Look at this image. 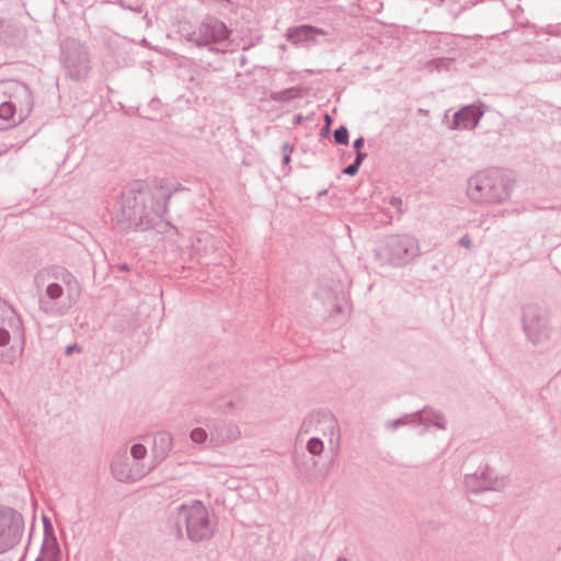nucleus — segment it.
<instances>
[{"mask_svg":"<svg viewBox=\"0 0 561 561\" xmlns=\"http://www.w3.org/2000/svg\"><path fill=\"white\" fill-rule=\"evenodd\" d=\"M485 112L484 104L466 105L454 115L453 127L455 129H474Z\"/></svg>","mask_w":561,"mask_h":561,"instance_id":"15","label":"nucleus"},{"mask_svg":"<svg viewBox=\"0 0 561 561\" xmlns=\"http://www.w3.org/2000/svg\"><path fill=\"white\" fill-rule=\"evenodd\" d=\"M419 417H416V425H424L425 427H436L438 430H446L447 421L445 415L434 408L425 407L424 409L416 411Z\"/></svg>","mask_w":561,"mask_h":561,"instance_id":"18","label":"nucleus"},{"mask_svg":"<svg viewBox=\"0 0 561 561\" xmlns=\"http://www.w3.org/2000/svg\"><path fill=\"white\" fill-rule=\"evenodd\" d=\"M0 119L16 124L18 122V110L14 107V104H11L9 100H3L0 102Z\"/></svg>","mask_w":561,"mask_h":561,"instance_id":"20","label":"nucleus"},{"mask_svg":"<svg viewBox=\"0 0 561 561\" xmlns=\"http://www.w3.org/2000/svg\"><path fill=\"white\" fill-rule=\"evenodd\" d=\"M173 447V436L170 432L161 431L154 434L152 439L153 468L162 462Z\"/></svg>","mask_w":561,"mask_h":561,"instance_id":"17","label":"nucleus"},{"mask_svg":"<svg viewBox=\"0 0 561 561\" xmlns=\"http://www.w3.org/2000/svg\"><path fill=\"white\" fill-rule=\"evenodd\" d=\"M420 255L419 240L409 233L388 236L376 250L380 263L393 267H403Z\"/></svg>","mask_w":561,"mask_h":561,"instance_id":"5","label":"nucleus"},{"mask_svg":"<svg viewBox=\"0 0 561 561\" xmlns=\"http://www.w3.org/2000/svg\"><path fill=\"white\" fill-rule=\"evenodd\" d=\"M174 190L165 188L162 184L145 188H125L113 205L112 213L118 222L139 230L154 228L162 221L168 208V201Z\"/></svg>","mask_w":561,"mask_h":561,"instance_id":"1","label":"nucleus"},{"mask_svg":"<svg viewBox=\"0 0 561 561\" xmlns=\"http://www.w3.org/2000/svg\"><path fill=\"white\" fill-rule=\"evenodd\" d=\"M153 466L131 461L126 453L116 454L111 463L113 477L119 482H136L149 473Z\"/></svg>","mask_w":561,"mask_h":561,"instance_id":"11","label":"nucleus"},{"mask_svg":"<svg viewBox=\"0 0 561 561\" xmlns=\"http://www.w3.org/2000/svg\"><path fill=\"white\" fill-rule=\"evenodd\" d=\"M119 268H121L122 271H127V270H128V266H127L126 264H124V265H122Z\"/></svg>","mask_w":561,"mask_h":561,"instance_id":"42","label":"nucleus"},{"mask_svg":"<svg viewBox=\"0 0 561 561\" xmlns=\"http://www.w3.org/2000/svg\"><path fill=\"white\" fill-rule=\"evenodd\" d=\"M549 257L556 270L561 273V243L553 249Z\"/></svg>","mask_w":561,"mask_h":561,"instance_id":"30","label":"nucleus"},{"mask_svg":"<svg viewBox=\"0 0 561 561\" xmlns=\"http://www.w3.org/2000/svg\"><path fill=\"white\" fill-rule=\"evenodd\" d=\"M73 352H81V347L77 344L68 345L66 347V355H71Z\"/></svg>","mask_w":561,"mask_h":561,"instance_id":"39","label":"nucleus"},{"mask_svg":"<svg viewBox=\"0 0 561 561\" xmlns=\"http://www.w3.org/2000/svg\"><path fill=\"white\" fill-rule=\"evenodd\" d=\"M459 244L466 249H469L472 244L471 238L468 234L462 236L459 239Z\"/></svg>","mask_w":561,"mask_h":561,"instance_id":"36","label":"nucleus"},{"mask_svg":"<svg viewBox=\"0 0 561 561\" xmlns=\"http://www.w3.org/2000/svg\"><path fill=\"white\" fill-rule=\"evenodd\" d=\"M325 123H327V128H329V126L331 124V117L328 114H325Z\"/></svg>","mask_w":561,"mask_h":561,"instance_id":"41","label":"nucleus"},{"mask_svg":"<svg viewBox=\"0 0 561 561\" xmlns=\"http://www.w3.org/2000/svg\"><path fill=\"white\" fill-rule=\"evenodd\" d=\"M209 446L222 447L237 442L241 437V431L236 423L226 420H214L208 425Z\"/></svg>","mask_w":561,"mask_h":561,"instance_id":"13","label":"nucleus"},{"mask_svg":"<svg viewBox=\"0 0 561 561\" xmlns=\"http://www.w3.org/2000/svg\"><path fill=\"white\" fill-rule=\"evenodd\" d=\"M9 325L12 330L18 332L22 337V346H21V353H22L23 344H24L23 324H22V320L15 314L14 311H11V316L9 317Z\"/></svg>","mask_w":561,"mask_h":561,"instance_id":"28","label":"nucleus"},{"mask_svg":"<svg viewBox=\"0 0 561 561\" xmlns=\"http://www.w3.org/2000/svg\"><path fill=\"white\" fill-rule=\"evenodd\" d=\"M364 142H365L364 137H358L357 139H355L353 142L354 150L355 151L360 150L362 147L364 146Z\"/></svg>","mask_w":561,"mask_h":561,"instance_id":"37","label":"nucleus"},{"mask_svg":"<svg viewBox=\"0 0 561 561\" xmlns=\"http://www.w3.org/2000/svg\"><path fill=\"white\" fill-rule=\"evenodd\" d=\"M297 96V90L294 88L283 91L272 92L270 98L275 102H286Z\"/></svg>","mask_w":561,"mask_h":561,"instance_id":"25","label":"nucleus"},{"mask_svg":"<svg viewBox=\"0 0 561 561\" xmlns=\"http://www.w3.org/2000/svg\"><path fill=\"white\" fill-rule=\"evenodd\" d=\"M147 455V448L142 444H134L130 448V458L131 461L138 462V463H145L144 458Z\"/></svg>","mask_w":561,"mask_h":561,"instance_id":"26","label":"nucleus"},{"mask_svg":"<svg viewBox=\"0 0 561 561\" xmlns=\"http://www.w3.org/2000/svg\"><path fill=\"white\" fill-rule=\"evenodd\" d=\"M61 61L67 75L73 80L87 77L90 69V60L87 48L75 39H67L62 44Z\"/></svg>","mask_w":561,"mask_h":561,"instance_id":"10","label":"nucleus"},{"mask_svg":"<svg viewBox=\"0 0 561 561\" xmlns=\"http://www.w3.org/2000/svg\"><path fill=\"white\" fill-rule=\"evenodd\" d=\"M522 321L526 337L534 345L543 344L551 339L553 327L549 313L545 309L536 305L526 306Z\"/></svg>","mask_w":561,"mask_h":561,"instance_id":"6","label":"nucleus"},{"mask_svg":"<svg viewBox=\"0 0 561 561\" xmlns=\"http://www.w3.org/2000/svg\"><path fill=\"white\" fill-rule=\"evenodd\" d=\"M282 150L284 152V157H283V164L284 165H287L290 163L291 159H290V152L294 150V147L290 146L288 142H285L282 147Z\"/></svg>","mask_w":561,"mask_h":561,"instance_id":"32","label":"nucleus"},{"mask_svg":"<svg viewBox=\"0 0 561 561\" xmlns=\"http://www.w3.org/2000/svg\"><path fill=\"white\" fill-rule=\"evenodd\" d=\"M307 450L312 456H320L324 450V444L319 437H311L307 442Z\"/></svg>","mask_w":561,"mask_h":561,"instance_id":"27","label":"nucleus"},{"mask_svg":"<svg viewBox=\"0 0 561 561\" xmlns=\"http://www.w3.org/2000/svg\"><path fill=\"white\" fill-rule=\"evenodd\" d=\"M336 561H347L345 558H339Z\"/></svg>","mask_w":561,"mask_h":561,"instance_id":"43","label":"nucleus"},{"mask_svg":"<svg viewBox=\"0 0 561 561\" xmlns=\"http://www.w3.org/2000/svg\"><path fill=\"white\" fill-rule=\"evenodd\" d=\"M320 433L328 438L331 448L336 449L341 440L337 419L330 411L318 410L309 413L299 427V434Z\"/></svg>","mask_w":561,"mask_h":561,"instance_id":"7","label":"nucleus"},{"mask_svg":"<svg viewBox=\"0 0 561 561\" xmlns=\"http://www.w3.org/2000/svg\"><path fill=\"white\" fill-rule=\"evenodd\" d=\"M3 94L18 110V122H23L31 114L34 106V96L30 87L20 81H11L3 85Z\"/></svg>","mask_w":561,"mask_h":561,"instance_id":"12","label":"nucleus"},{"mask_svg":"<svg viewBox=\"0 0 561 561\" xmlns=\"http://www.w3.org/2000/svg\"><path fill=\"white\" fill-rule=\"evenodd\" d=\"M334 141L337 145H347L348 144V129L345 126H340L334 130L333 134Z\"/></svg>","mask_w":561,"mask_h":561,"instance_id":"29","label":"nucleus"},{"mask_svg":"<svg viewBox=\"0 0 561 561\" xmlns=\"http://www.w3.org/2000/svg\"><path fill=\"white\" fill-rule=\"evenodd\" d=\"M329 128L327 126L323 128V133H328Z\"/></svg>","mask_w":561,"mask_h":561,"instance_id":"44","label":"nucleus"},{"mask_svg":"<svg viewBox=\"0 0 561 561\" xmlns=\"http://www.w3.org/2000/svg\"><path fill=\"white\" fill-rule=\"evenodd\" d=\"M510 188L503 174L495 169L481 170L467 181V196L476 204H503L510 198Z\"/></svg>","mask_w":561,"mask_h":561,"instance_id":"3","label":"nucleus"},{"mask_svg":"<svg viewBox=\"0 0 561 561\" xmlns=\"http://www.w3.org/2000/svg\"><path fill=\"white\" fill-rule=\"evenodd\" d=\"M35 561H61V550L51 526L45 522L44 540Z\"/></svg>","mask_w":561,"mask_h":561,"instance_id":"16","label":"nucleus"},{"mask_svg":"<svg viewBox=\"0 0 561 561\" xmlns=\"http://www.w3.org/2000/svg\"><path fill=\"white\" fill-rule=\"evenodd\" d=\"M359 170V165L355 162L351 163L346 168L343 169V173L350 176L355 175Z\"/></svg>","mask_w":561,"mask_h":561,"instance_id":"35","label":"nucleus"},{"mask_svg":"<svg viewBox=\"0 0 561 561\" xmlns=\"http://www.w3.org/2000/svg\"><path fill=\"white\" fill-rule=\"evenodd\" d=\"M208 436L209 433L203 427H195L190 433L191 440L196 445L209 443Z\"/></svg>","mask_w":561,"mask_h":561,"instance_id":"24","label":"nucleus"},{"mask_svg":"<svg viewBox=\"0 0 561 561\" xmlns=\"http://www.w3.org/2000/svg\"><path fill=\"white\" fill-rule=\"evenodd\" d=\"M208 245L214 250V238L207 232H201L196 238V242L193 243V248L196 251H204L205 253L209 251Z\"/></svg>","mask_w":561,"mask_h":561,"instance_id":"23","label":"nucleus"},{"mask_svg":"<svg viewBox=\"0 0 561 561\" xmlns=\"http://www.w3.org/2000/svg\"><path fill=\"white\" fill-rule=\"evenodd\" d=\"M327 35L328 33L323 28L301 24L289 27L286 32V39L297 47L309 48L318 45Z\"/></svg>","mask_w":561,"mask_h":561,"instance_id":"14","label":"nucleus"},{"mask_svg":"<svg viewBox=\"0 0 561 561\" xmlns=\"http://www.w3.org/2000/svg\"><path fill=\"white\" fill-rule=\"evenodd\" d=\"M230 31L226 24L215 16L204 18L198 26L185 34L188 42H193L198 47H208L210 50H217L214 46L221 44L229 38Z\"/></svg>","mask_w":561,"mask_h":561,"instance_id":"9","label":"nucleus"},{"mask_svg":"<svg viewBox=\"0 0 561 561\" xmlns=\"http://www.w3.org/2000/svg\"><path fill=\"white\" fill-rule=\"evenodd\" d=\"M479 472L465 476V485L469 492L480 493L483 491V483L481 482Z\"/></svg>","mask_w":561,"mask_h":561,"instance_id":"22","label":"nucleus"},{"mask_svg":"<svg viewBox=\"0 0 561 561\" xmlns=\"http://www.w3.org/2000/svg\"><path fill=\"white\" fill-rule=\"evenodd\" d=\"M480 473L481 482L483 483V491H501L505 486V479L495 476L486 466L478 471Z\"/></svg>","mask_w":561,"mask_h":561,"instance_id":"19","label":"nucleus"},{"mask_svg":"<svg viewBox=\"0 0 561 561\" xmlns=\"http://www.w3.org/2000/svg\"><path fill=\"white\" fill-rule=\"evenodd\" d=\"M54 277L58 282L46 286L45 295L38 299V306L45 314L58 317L66 314L77 304L81 286L77 277L64 267H55Z\"/></svg>","mask_w":561,"mask_h":561,"instance_id":"2","label":"nucleus"},{"mask_svg":"<svg viewBox=\"0 0 561 561\" xmlns=\"http://www.w3.org/2000/svg\"><path fill=\"white\" fill-rule=\"evenodd\" d=\"M295 561H320L316 553L306 552L295 559Z\"/></svg>","mask_w":561,"mask_h":561,"instance_id":"34","label":"nucleus"},{"mask_svg":"<svg viewBox=\"0 0 561 561\" xmlns=\"http://www.w3.org/2000/svg\"><path fill=\"white\" fill-rule=\"evenodd\" d=\"M176 527H184L186 537L192 542H201L213 537L215 522L211 520L208 508L201 501L184 503L178 508Z\"/></svg>","mask_w":561,"mask_h":561,"instance_id":"4","label":"nucleus"},{"mask_svg":"<svg viewBox=\"0 0 561 561\" xmlns=\"http://www.w3.org/2000/svg\"><path fill=\"white\" fill-rule=\"evenodd\" d=\"M416 417H419V416H417V414H415V412L404 414L403 416H401L397 420L387 421L385 426L387 430L393 432L404 425H416Z\"/></svg>","mask_w":561,"mask_h":561,"instance_id":"21","label":"nucleus"},{"mask_svg":"<svg viewBox=\"0 0 561 561\" xmlns=\"http://www.w3.org/2000/svg\"><path fill=\"white\" fill-rule=\"evenodd\" d=\"M24 529L23 515L10 506L0 505V554L7 553L21 542Z\"/></svg>","mask_w":561,"mask_h":561,"instance_id":"8","label":"nucleus"},{"mask_svg":"<svg viewBox=\"0 0 561 561\" xmlns=\"http://www.w3.org/2000/svg\"><path fill=\"white\" fill-rule=\"evenodd\" d=\"M450 64L449 59H435L431 60L427 64V67L432 69V67H435L437 70H440L442 68H447V66Z\"/></svg>","mask_w":561,"mask_h":561,"instance_id":"31","label":"nucleus"},{"mask_svg":"<svg viewBox=\"0 0 561 561\" xmlns=\"http://www.w3.org/2000/svg\"><path fill=\"white\" fill-rule=\"evenodd\" d=\"M366 157H367V154L365 152H363L362 150H358V151H356V158H355L354 162L360 167L362 162L364 161V159Z\"/></svg>","mask_w":561,"mask_h":561,"instance_id":"38","label":"nucleus"},{"mask_svg":"<svg viewBox=\"0 0 561 561\" xmlns=\"http://www.w3.org/2000/svg\"><path fill=\"white\" fill-rule=\"evenodd\" d=\"M10 342V333L7 329L0 328V347L7 346Z\"/></svg>","mask_w":561,"mask_h":561,"instance_id":"33","label":"nucleus"},{"mask_svg":"<svg viewBox=\"0 0 561 561\" xmlns=\"http://www.w3.org/2000/svg\"><path fill=\"white\" fill-rule=\"evenodd\" d=\"M390 203L392 206H397V205L401 204V199L397 198V197H392Z\"/></svg>","mask_w":561,"mask_h":561,"instance_id":"40","label":"nucleus"}]
</instances>
